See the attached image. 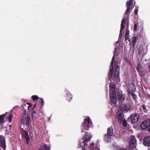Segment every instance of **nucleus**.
I'll list each match as a JSON object with an SVG mask.
<instances>
[{
	"label": "nucleus",
	"instance_id": "nucleus-30",
	"mask_svg": "<svg viewBox=\"0 0 150 150\" xmlns=\"http://www.w3.org/2000/svg\"><path fill=\"white\" fill-rule=\"evenodd\" d=\"M40 101L42 105H43L44 104V102L43 99L42 98H40Z\"/></svg>",
	"mask_w": 150,
	"mask_h": 150
},
{
	"label": "nucleus",
	"instance_id": "nucleus-34",
	"mask_svg": "<svg viewBox=\"0 0 150 150\" xmlns=\"http://www.w3.org/2000/svg\"><path fill=\"white\" fill-rule=\"evenodd\" d=\"M35 115H32V117L33 120H34V119H35Z\"/></svg>",
	"mask_w": 150,
	"mask_h": 150
},
{
	"label": "nucleus",
	"instance_id": "nucleus-2",
	"mask_svg": "<svg viewBox=\"0 0 150 150\" xmlns=\"http://www.w3.org/2000/svg\"><path fill=\"white\" fill-rule=\"evenodd\" d=\"M84 120V123L81 127V132H84L86 130H88V128L92 126V123L89 117H87Z\"/></svg>",
	"mask_w": 150,
	"mask_h": 150
},
{
	"label": "nucleus",
	"instance_id": "nucleus-37",
	"mask_svg": "<svg viewBox=\"0 0 150 150\" xmlns=\"http://www.w3.org/2000/svg\"><path fill=\"white\" fill-rule=\"evenodd\" d=\"M98 145L97 144V143H96V147L97 149V150H100V148L98 147Z\"/></svg>",
	"mask_w": 150,
	"mask_h": 150
},
{
	"label": "nucleus",
	"instance_id": "nucleus-28",
	"mask_svg": "<svg viewBox=\"0 0 150 150\" xmlns=\"http://www.w3.org/2000/svg\"><path fill=\"white\" fill-rule=\"evenodd\" d=\"M122 125L124 126H126L127 125V122L126 120L124 119L122 120Z\"/></svg>",
	"mask_w": 150,
	"mask_h": 150
},
{
	"label": "nucleus",
	"instance_id": "nucleus-8",
	"mask_svg": "<svg viewBox=\"0 0 150 150\" xmlns=\"http://www.w3.org/2000/svg\"><path fill=\"white\" fill-rule=\"evenodd\" d=\"M117 97V100L119 104L120 105H122L124 100H125V95L122 94V91H120L118 93Z\"/></svg>",
	"mask_w": 150,
	"mask_h": 150
},
{
	"label": "nucleus",
	"instance_id": "nucleus-18",
	"mask_svg": "<svg viewBox=\"0 0 150 150\" xmlns=\"http://www.w3.org/2000/svg\"><path fill=\"white\" fill-rule=\"evenodd\" d=\"M116 94L115 95L112 93L113 96L111 98V101L113 104H115L117 103V100L116 98Z\"/></svg>",
	"mask_w": 150,
	"mask_h": 150
},
{
	"label": "nucleus",
	"instance_id": "nucleus-3",
	"mask_svg": "<svg viewBox=\"0 0 150 150\" xmlns=\"http://www.w3.org/2000/svg\"><path fill=\"white\" fill-rule=\"evenodd\" d=\"M88 133H86L85 135V139L84 140L83 139L80 140L81 145L80 146L81 147L82 149H85L86 148H87L88 142L89 141V140L91 139V137L90 135L88 134Z\"/></svg>",
	"mask_w": 150,
	"mask_h": 150
},
{
	"label": "nucleus",
	"instance_id": "nucleus-31",
	"mask_svg": "<svg viewBox=\"0 0 150 150\" xmlns=\"http://www.w3.org/2000/svg\"><path fill=\"white\" fill-rule=\"evenodd\" d=\"M27 104L29 105L28 106V109L29 110L30 109V107H31L32 106V104L31 103H27Z\"/></svg>",
	"mask_w": 150,
	"mask_h": 150
},
{
	"label": "nucleus",
	"instance_id": "nucleus-1",
	"mask_svg": "<svg viewBox=\"0 0 150 150\" xmlns=\"http://www.w3.org/2000/svg\"><path fill=\"white\" fill-rule=\"evenodd\" d=\"M114 65L115 70L117 71H118L120 70V67L118 65V62L117 59L116 60L114 58V55L112 58L111 62L110 63V71L108 74L109 79V80L112 78V73L114 70Z\"/></svg>",
	"mask_w": 150,
	"mask_h": 150
},
{
	"label": "nucleus",
	"instance_id": "nucleus-5",
	"mask_svg": "<svg viewBox=\"0 0 150 150\" xmlns=\"http://www.w3.org/2000/svg\"><path fill=\"white\" fill-rule=\"evenodd\" d=\"M30 122L31 120L29 115L25 114L21 119V123L26 125H28L30 123Z\"/></svg>",
	"mask_w": 150,
	"mask_h": 150
},
{
	"label": "nucleus",
	"instance_id": "nucleus-17",
	"mask_svg": "<svg viewBox=\"0 0 150 150\" xmlns=\"http://www.w3.org/2000/svg\"><path fill=\"white\" fill-rule=\"evenodd\" d=\"M108 133L110 136H112L113 134V128L112 127L108 128L107 129Z\"/></svg>",
	"mask_w": 150,
	"mask_h": 150
},
{
	"label": "nucleus",
	"instance_id": "nucleus-21",
	"mask_svg": "<svg viewBox=\"0 0 150 150\" xmlns=\"http://www.w3.org/2000/svg\"><path fill=\"white\" fill-rule=\"evenodd\" d=\"M129 33V30L128 29L127 30L125 35V41H127L128 39Z\"/></svg>",
	"mask_w": 150,
	"mask_h": 150
},
{
	"label": "nucleus",
	"instance_id": "nucleus-11",
	"mask_svg": "<svg viewBox=\"0 0 150 150\" xmlns=\"http://www.w3.org/2000/svg\"><path fill=\"white\" fill-rule=\"evenodd\" d=\"M118 121L119 123H121L124 119V115L121 111H118L117 112Z\"/></svg>",
	"mask_w": 150,
	"mask_h": 150
},
{
	"label": "nucleus",
	"instance_id": "nucleus-10",
	"mask_svg": "<svg viewBox=\"0 0 150 150\" xmlns=\"http://www.w3.org/2000/svg\"><path fill=\"white\" fill-rule=\"evenodd\" d=\"M143 144L147 146H150V136L145 137L143 139Z\"/></svg>",
	"mask_w": 150,
	"mask_h": 150
},
{
	"label": "nucleus",
	"instance_id": "nucleus-15",
	"mask_svg": "<svg viewBox=\"0 0 150 150\" xmlns=\"http://www.w3.org/2000/svg\"><path fill=\"white\" fill-rule=\"evenodd\" d=\"M23 137L25 138L26 140L27 144H29V137L28 132L24 131L23 132Z\"/></svg>",
	"mask_w": 150,
	"mask_h": 150
},
{
	"label": "nucleus",
	"instance_id": "nucleus-19",
	"mask_svg": "<svg viewBox=\"0 0 150 150\" xmlns=\"http://www.w3.org/2000/svg\"><path fill=\"white\" fill-rule=\"evenodd\" d=\"M41 147L42 150H49L50 149V148L49 146L46 144H44L41 146Z\"/></svg>",
	"mask_w": 150,
	"mask_h": 150
},
{
	"label": "nucleus",
	"instance_id": "nucleus-13",
	"mask_svg": "<svg viewBox=\"0 0 150 150\" xmlns=\"http://www.w3.org/2000/svg\"><path fill=\"white\" fill-rule=\"evenodd\" d=\"M136 90L135 85L133 83L129 85L127 87V92L128 93L133 92Z\"/></svg>",
	"mask_w": 150,
	"mask_h": 150
},
{
	"label": "nucleus",
	"instance_id": "nucleus-29",
	"mask_svg": "<svg viewBox=\"0 0 150 150\" xmlns=\"http://www.w3.org/2000/svg\"><path fill=\"white\" fill-rule=\"evenodd\" d=\"M68 96H69V98H70V99L69 100L68 99H67V100H68L69 101V102L70 100H71V99H72V95H71V94L70 93H69V94H68Z\"/></svg>",
	"mask_w": 150,
	"mask_h": 150
},
{
	"label": "nucleus",
	"instance_id": "nucleus-14",
	"mask_svg": "<svg viewBox=\"0 0 150 150\" xmlns=\"http://www.w3.org/2000/svg\"><path fill=\"white\" fill-rule=\"evenodd\" d=\"M125 19L123 18L122 21L121 23V27L119 34V37H121L122 35V29L124 28V25L125 24Z\"/></svg>",
	"mask_w": 150,
	"mask_h": 150
},
{
	"label": "nucleus",
	"instance_id": "nucleus-16",
	"mask_svg": "<svg viewBox=\"0 0 150 150\" xmlns=\"http://www.w3.org/2000/svg\"><path fill=\"white\" fill-rule=\"evenodd\" d=\"M109 86L110 88V91H111L112 89V93H114V95H115L116 93L115 91V85L114 84L110 83L109 85Z\"/></svg>",
	"mask_w": 150,
	"mask_h": 150
},
{
	"label": "nucleus",
	"instance_id": "nucleus-32",
	"mask_svg": "<svg viewBox=\"0 0 150 150\" xmlns=\"http://www.w3.org/2000/svg\"><path fill=\"white\" fill-rule=\"evenodd\" d=\"M137 24L136 23H135L134 24V30L135 31L137 30Z\"/></svg>",
	"mask_w": 150,
	"mask_h": 150
},
{
	"label": "nucleus",
	"instance_id": "nucleus-33",
	"mask_svg": "<svg viewBox=\"0 0 150 150\" xmlns=\"http://www.w3.org/2000/svg\"><path fill=\"white\" fill-rule=\"evenodd\" d=\"M141 67V65L140 64H138L137 65V69L138 71L139 69Z\"/></svg>",
	"mask_w": 150,
	"mask_h": 150
},
{
	"label": "nucleus",
	"instance_id": "nucleus-6",
	"mask_svg": "<svg viewBox=\"0 0 150 150\" xmlns=\"http://www.w3.org/2000/svg\"><path fill=\"white\" fill-rule=\"evenodd\" d=\"M130 117L131 120L130 122L133 124H135L138 122L139 117V116L137 113H134L131 114Z\"/></svg>",
	"mask_w": 150,
	"mask_h": 150
},
{
	"label": "nucleus",
	"instance_id": "nucleus-41",
	"mask_svg": "<svg viewBox=\"0 0 150 150\" xmlns=\"http://www.w3.org/2000/svg\"><path fill=\"white\" fill-rule=\"evenodd\" d=\"M38 150H42V149L41 148V147H40Z\"/></svg>",
	"mask_w": 150,
	"mask_h": 150
},
{
	"label": "nucleus",
	"instance_id": "nucleus-12",
	"mask_svg": "<svg viewBox=\"0 0 150 150\" xmlns=\"http://www.w3.org/2000/svg\"><path fill=\"white\" fill-rule=\"evenodd\" d=\"M130 105L129 103L123 105L120 107V109L122 111L128 112L130 109Z\"/></svg>",
	"mask_w": 150,
	"mask_h": 150
},
{
	"label": "nucleus",
	"instance_id": "nucleus-9",
	"mask_svg": "<svg viewBox=\"0 0 150 150\" xmlns=\"http://www.w3.org/2000/svg\"><path fill=\"white\" fill-rule=\"evenodd\" d=\"M142 129H145L150 126V119H148L142 122L140 125Z\"/></svg>",
	"mask_w": 150,
	"mask_h": 150
},
{
	"label": "nucleus",
	"instance_id": "nucleus-20",
	"mask_svg": "<svg viewBox=\"0 0 150 150\" xmlns=\"http://www.w3.org/2000/svg\"><path fill=\"white\" fill-rule=\"evenodd\" d=\"M140 110L141 112H147V111L144 105H142L141 106Z\"/></svg>",
	"mask_w": 150,
	"mask_h": 150
},
{
	"label": "nucleus",
	"instance_id": "nucleus-23",
	"mask_svg": "<svg viewBox=\"0 0 150 150\" xmlns=\"http://www.w3.org/2000/svg\"><path fill=\"white\" fill-rule=\"evenodd\" d=\"M128 94L129 96L130 97H132L134 99H135L136 98L137 96L136 94H134V93H133V92L130 93H128Z\"/></svg>",
	"mask_w": 150,
	"mask_h": 150
},
{
	"label": "nucleus",
	"instance_id": "nucleus-22",
	"mask_svg": "<svg viewBox=\"0 0 150 150\" xmlns=\"http://www.w3.org/2000/svg\"><path fill=\"white\" fill-rule=\"evenodd\" d=\"M138 40V36H134L133 38V39L132 40V42L133 44L134 45L135 44V43Z\"/></svg>",
	"mask_w": 150,
	"mask_h": 150
},
{
	"label": "nucleus",
	"instance_id": "nucleus-25",
	"mask_svg": "<svg viewBox=\"0 0 150 150\" xmlns=\"http://www.w3.org/2000/svg\"><path fill=\"white\" fill-rule=\"evenodd\" d=\"M5 117V115L3 114L0 116V123H3L4 121V118Z\"/></svg>",
	"mask_w": 150,
	"mask_h": 150
},
{
	"label": "nucleus",
	"instance_id": "nucleus-24",
	"mask_svg": "<svg viewBox=\"0 0 150 150\" xmlns=\"http://www.w3.org/2000/svg\"><path fill=\"white\" fill-rule=\"evenodd\" d=\"M110 139L111 137L110 136H109L107 135H105L104 139L106 142H109Z\"/></svg>",
	"mask_w": 150,
	"mask_h": 150
},
{
	"label": "nucleus",
	"instance_id": "nucleus-39",
	"mask_svg": "<svg viewBox=\"0 0 150 150\" xmlns=\"http://www.w3.org/2000/svg\"><path fill=\"white\" fill-rule=\"evenodd\" d=\"M148 68L149 69V71H150V64H149V66L148 67Z\"/></svg>",
	"mask_w": 150,
	"mask_h": 150
},
{
	"label": "nucleus",
	"instance_id": "nucleus-38",
	"mask_svg": "<svg viewBox=\"0 0 150 150\" xmlns=\"http://www.w3.org/2000/svg\"><path fill=\"white\" fill-rule=\"evenodd\" d=\"M36 107V104L35 103L33 106V108L32 109L33 110V108Z\"/></svg>",
	"mask_w": 150,
	"mask_h": 150
},
{
	"label": "nucleus",
	"instance_id": "nucleus-40",
	"mask_svg": "<svg viewBox=\"0 0 150 150\" xmlns=\"http://www.w3.org/2000/svg\"><path fill=\"white\" fill-rule=\"evenodd\" d=\"M117 75H114V78H116L117 77Z\"/></svg>",
	"mask_w": 150,
	"mask_h": 150
},
{
	"label": "nucleus",
	"instance_id": "nucleus-4",
	"mask_svg": "<svg viewBox=\"0 0 150 150\" xmlns=\"http://www.w3.org/2000/svg\"><path fill=\"white\" fill-rule=\"evenodd\" d=\"M126 4L127 8L125 11V14L127 15L129 14L131 10H132L134 6L133 0H129L127 1Z\"/></svg>",
	"mask_w": 150,
	"mask_h": 150
},
{
	"label": "nucleus",
	"instance_id": "nucleus-36",
	"mask_svg": "<svg viewBox=\"0 0 150 150\" xmlns=\"http://www.w3.org/2000/svg\"><path fill=\"white\" fill-rule=\"evenodd\" d=\"M36 112H35L34 110H33V111L32 112V115H35L36 114Z\"/></svg>",
	"mask_w": 150,
	"mask_h": 150
},
{
	"label": "nucleus",
	"instance_id": "nucleus-26",
	"mask_svg": "<svg viewBox=\"0 0 150 150\" xmlns=\"http://www.w3.org/2000/svg\"><path fill=\"white\" fill-rule=\"evenodd\" d=\"M38 98V96L36 95H34L32 96V98L33 100H36Z\"/></svg>",
	"mask_w": 150,
	"mask_h": 150
},
{
	"label": "nucleus",
	"instance_id": "nucleus-27",
	"mask_svg": "<svg viewBox=\"0 0 150 150\" xmlns=\"http://www.w3.org/2000/svg\"><path fill=\"white\" fill-rule=\"evenodd\" d=\"M13 116L11 113H10L8 117V121L10 122H11Z\"/></svg>",
	"mask_w": 150,
	"mask_h": 150
},
{
	"label": "nucleus",
	"instance_id": "nucleus-35",
	"mask_svg": "<svg viewBox=\"0 0 150 150\" xmlns=\"http://www.w3.org/2000/svg\"><path fill=\"white\" fill-rule=\"evenodd\" d=\"M138 12V9H135L134 11V13L137 15V13Z\"/></svg>",
	"mask_w": 150,
	"mask_h": 150
},
{
	"label": "nucleus",
	"instance_id": "nucleus-7",
	"mask_svg": "<svg viewBox=\"0 0 150 150\" xmlns=\"http://www.w3.org/2000/svg\"><path fill=\"white\" fill-rule=\"evenodd\" d=\"M136 145V140L135 137L132 135L131 136L129 140V145L132 148H135Z\"/></svg>",
	"mask_w": 150,
	"mask_h": 150
}]
</instances>
